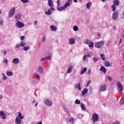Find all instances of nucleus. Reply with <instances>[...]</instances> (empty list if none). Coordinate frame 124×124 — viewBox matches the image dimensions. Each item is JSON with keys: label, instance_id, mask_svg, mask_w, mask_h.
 Listing matches in <instances>:
<instances>
[{"label": "nucleus", "instance_id": "obj_5", "mask_svg": "<svg viewBox=\"0 0 124 124\" xmlns=\"http://www.w3.org/2000/svg\"><path fill=\"white\" fill-rule=\"evenodd\" d=\"M14 13H15V7H13V8H12V9H11V10L9 11L8 17H9V18H11V17L13 15H14Z\"/></svg>", "mask_w": 124, "mask_h": 124}, {"label": "nucleus", "instance_id": "obj_53", "mask_svg": "<svg viewBox=\"0 0 124 124\" xmlns=\"http://www.w3.org/2000/svg\"><path fill=\"white\" fill-rule=\"evenodd\" d=\"M20 39H21V40H23V39H25V37H24V36H21L20 37Z\"/></svg>", "mask_w": 124, "mask_h": 124}, {"label": "nucleus", "instance_id": "obj_7", "mask_svg": "<svg viewBox=\"0 0 124 124\" xmlns=\"http://www.w3.org/2000/svg\"><path fill=\"white\" fill-rule=\"evenodd\" d=\"M16 26L17 28H24L25 27V24L19 21H17V23H16Z\"/></svg>", "mask_w": 124, "mask_h": 124}, {"label": "nucleus", "instance_id": "obj_51", "mask_svg": "<svg viewBox=\"0 0 124 124\" xmlns=\"http://www.w3.org/2000/svg\"><path fill=\"white\" fill-rule=\"evenodd\" d=\"M45 60H46V58H43L41 59V62H44V61H45Z\"/></svg>", "mask_w": 124, "mask_h": 124}, {"label": "nucleus", "instance_id": "obj_52", "mask_svg": "<svg viewBox=\"0 0 124 124\" xmlns=\"http://www.w3.org/2000/svg\"><path fill=\"white\" fill-rule=\"evenodd\" d=\"M113 124H120V122L116 121L113 123Z\"/></svg>", "mask_w": 124, "mask_h": 124}, {"label": "nucleus", "instance_id": "obj_64", "mask_svg": "<svg viewBox=\"0 0 124 124\" xmlns=\"http://www.w3.org/2000/svg\"><path fill=\"white\" fill-rule=\"evenodd\" d=\"M72 0H68V1L69 2H70Z\"/></svg>", "mask_w": 124, "mask_h": 124}, {"label": "nucleus", "instance_id": "obj_55", "mask_svg": "<svg viewBox=\"0 0 124 124\" xmlns=\"http://www.w3.org/2000/svg\"><path fill=\"white\" fill-rule=\"evenodd\" d=\"M123 42V39L120 38V41H119V44H121Z\"/></svg>", "mask_w": 124, "mask_h": 124}, {"label": "nucleus", "instance_id": "obj_43", "mask_svg": "<svg viewBox=\"0 0 124 124\" xmlns=\"http://www.w3.org/2000/svg\"><path fill=\"white\" fill-rule=\"evenodd\" d=\"M46 60H47L48 61H50L51 60V56L50 55L47 56L46 57H45Z\"/></svg>", "mask_w": 124, "mask_h": 124}, {"label": "nucleus", "instance_id": "obj_41", "mask_svg": "<svg viewBox=\"0 0 124 124\" xmlns=\"http://www.w3.org/2000/svg\"><path fill=\"white\" fill-rule=\"evenodd\" d=\"M2 79L3 80H6L7 79V77H6V76H5V74H3L2 75Z\"/></svg>", "mask_w": 124, "mask_h": 124}, {"label": "nucleus", "instance_id": "obj_28", "mask_svg": "<svg viewBox=\"0 0 124 124\" xmlns=\"http://www.w3.org/2000/svg\"><path fill=\"white\" fill-rule=\"evenodd\" d=\"M87 68H83V69L81 70V72H80V75H82V74H84V73H85V72H86V71H87Z\"/></svg>", "mask_w": 124, "mask_h": 124}, {"label": "nucleus", "instance_id": "obj_40", "mask_svg": "<svg viewBox=\"0 0 124 124\" xmlns=\"http://www.w3.org/2000/svg\"><path fill=\"white\" fill-rule=\"evenodd\" d=\"M29 49H30V46H25L23 47V50H24V51H28Z\"/></svg>", "mask_w": 124, "mask_h": 124}, {"label": "nucleus", "instance_id": "obj_2", "mask_svg": "<svg viewBox=\"0 0 124 124\" xmlns=\"http://www.w3.org/2000/svg\"><path fill=\"white\" fill-rule=\"evenodd\" d=\"M94 46L96 48H97L98 49H100V48H102V47L104 46V42L103 41H101L100 42L95 43L94 44Z\"/></svg>", "mask_w": 124, "mask_h": 124}, {"label": "nucleus", "instance_id": "obj_26", "mask_svg": "<svg viewBox=\"0 0 124 124\" xmlns=\"http://www.w3.org/2000/svg\"><path fill=\"white\" fill-rule=\"evenodd\" d=\"M68 6H70V2L67 1L64 5V8H66L68 7Z\"/></svg>", "mask_w": 124, "mask_h": 124}, {"label": "nucleus", "instance_id": "obj_13", "mask_svg": "<svg viewBox=\"0 0 124 124\" xmlns=\"http://www.w3.org/2000/svg\"><path fill=\"white\" fill-rule=\"evenodd\" d=\"M19 62V59L15 58L13 60V63H15V64H17Z\"/></svg>", "mask_w": 124, "mask_h": 124}, {"label": "nucleus", "instance_id": "obj_46", "mask_svg": "<svg viewBox=\"0 0 124 124\" xmlns=\"http://www.w3.org/2000/svg\"><path fill=\"white\" fill-rule=\"evenodd\" d=\"M42 40L43 42H44L46 40V37H45V36H43V38Z\"/></svg>", "mask_w": 124, "mask_h": 124}, {"label": "nucleus", "instance_id": "obj_17", "mask_svg": "<svg viewBox=\"0 0 124 124\" xmlns=\"http://www.w3.org/2000/svg\"><path fill=\"white\" fill-rule=\"evenodd\" d=\"M48 4L50 7H53L54 4H53V1L52 0H48Z\"/></svg>", "mask_w": 124, "mask_h": 124}, {"label": "nucleus", "instance_id": "obj_18", "mask_svg": "<svg viewBox=\"0 0 124 124\" xmlns=\"http://www.w3.org/2000/svg\"><path fill=\"white\" fill-rule=\"evenodd\" d=\"M57 9L59 11H63V10H65V8L64 6L63 7H57Z\"/></svg>", "mask_w": 124, "mask_h": 124}, {"label": "nucleus", "instance_id": "obj_10", "mask_svg": "<svg viewBox=\"0 0 124 124\" xmlns=\"http://www.w3.org/2000/svg\"><path fill=\"white\" fill-rule=\"evenodd\" d=\"M69 44L72 45V44H74L75 43V39L74 38H70L69 39Z\"/></svg>", "mask_w": 124, "mask_h": 124}, {"label": "nucleus", "instance_id": "obj_23", "mask_svg": "<svg viewBox=\"0 0 124 124\" xmlns=\"http://www.w3.org/2000/svg\"><path fill=\"white\" fill-rule=\"evenodd\" d=\"M88 89L85 88L82 92V94L83 95H85L87 93H88Z\"/></svg>", "mask_w": 124, "mask_h": 124}, {"label": "nucleus", "instance_id": "obj_34", "mask_svg": "<svg viewBox=\"0 0 124 124\" xmlns=\"http://www.w3.org/2000/svg\"><path fill=\"white\" fill-rule=\"evenodd\" d=\"M20 46L21 47H24V46H26V43L24 42H21V43H20Z\"/></svg>", "mask_w": 124, "mask_h": 124}, {"label": "nucleus", "instance_id": "obj_45", "mask_svg": "<svg viewBox=\"0 0 124 124\" xmlns=\"http://www.w3.org/2000/svg\"><path fill=\"white\" fill-rule=\"evenodd\" d=\"M93 60L94 62H97V61H98V59L97 58H95V57H93Z\"/></svg>", "mask_w": 124, "mask_h": 124}, {"label": "nucleus", "instance_id": "obj_37", "mask_svg": "<svg viewBox=\"0 0 124 124\" xmlns=\"http://www.w3.org/2000/svg\"><path fill=\"white\" fill-rule=\"evenodd\" d=\"M75 103L76 104H81V101L77 99L75 101Z\"/></svg>", "mask_w": 124, "mask_h": 124}, {"label": "nucleus", "instance_id": "obj_11", "mask_svg": "<svg viewBox=\"0 0 124 124\" xmlns=\"http://www.w3.org/2000/svg\"><path fill=\"white\" fill-rule=\"evenodd\" d=\"M45 103L47 106H52V102L50 100H46L45 101Z\"/></svg>", "mask_w": 124, "mask_h": 124}, {"label": "nucleus", "instance_id": "obj_58", "mask_svg": "<svg viewBox=\"0 0 124 124\" xmlns=\"http://www.w3.org/2000/svg\"><path fill=\"white\" fill-rule=\"evenodd\" d=\"M6 54H7V51L5 50L4 52V56H5L6 55Z\"/></svg>", "mask_w": 124, "mask_h": 124}, {"label": "nucleus", "instance_id": "obj_63", "mask_svg": "<svg viewBox=\"0 0 124 124\" xmlns=\"http://www.w3.org/2000/svg\"><path fill=\"white\" fill-rule=\"evenodd\" d=\"M2 98V95H0V99Z\"/></svg>", "mask_w": 124, "mask_h": 124}, {"label": "nucleus", "instance_id": "obj_22", "mask_svg": "<svg viewBox=\"0 0 124 124\" xmlns=\"http://www.w3.org/2000/svg\"><path fill=\"white\" fill-rule=\"evenodd\" d=\"M88 57H89V58H90V57H91V54L90 53H88L87 55H84L83 60L86 61V60H87Z\"/></svg>", "mask_w": 124, "mask_h": 124}, {"label": "nucleus", "instance_id": "obj_20", "mask_svg": "<svg viewBox=\"0 0 124 124\" xmlns=\"http://www.w3.org/2000/svg\"><path fill=\"white\" fill-rule=\"evenodd\" d=\"M50 28L53 31H57V27H55L54 25L50 26Z\"/></svg>", "mask_w": 124, "mask_h": 124}, {"label": "nucleus", "instance_id": "obj_29", "mask_svg": "<svg viewBox=\"0 0 124 124\" xmlns=\"http://www.w3.org/2000/svg\"><path fill=\"white\" fill-rule=\"evenodd\" d=\"M120 103L121 105H123V104H124V96H122V97L121 98Z\"/></svg>", "mask_w": 124, "mask_h": 124}, {"label": "nucleus", "instance_id": "obj_60", "mask_svg": "<svg viewBox=\"0 0 124 124\" xmlns=\"http://www.w3.org/2000/svg\"><path fill=\"white\" fill-rule=\"evenodd\" d=\"M74 0V2H77L78 0Z\"/></svg>", "mask_w": 124, "mask_h": 124}, {"label": "nucleus", "instance_id": "obj_54", "mask_svg": "<svg viewBox=\"0 0 124 124\" xmlns=\"http://www.w3.org/2000/svg\"><path fill=\"white\" fill-rule=\"evenodd\" d=\"M20 46H21L20 45L17 44L16 45V48H20Z\"/></svg>", "mask_w": 124, "mask_h": 124}, {"label": "nucleus", "instance_id": "obj_61", "mask_svg": "<svg viewBox=\"0 0 124 124\" xmlns=\"http://www.w3.org/2000/svg\"><path fill=\"white\" fill-rule=\"evenodd\" d=\"M32 103H35V100H34L32 101Z\"/></svg>", "mask_w": 124, "mask_h": 124}, {"label": "nucleus", "instance_id": "obj_19", "mask_svg": "<svg viewBox=\"0 0 124 124\" xmlns=\"http://www.w3.org/2000/svg\"><path fill=\"white\" fill-rule=\"evenodd\" d=\"M21 16H22V15L20 14H19L18 15L15 16V18H16V21H19V20H20V19H21Z\"/></svg>", "mask_w": 124, "mask_h": 124}, {"label": "nucleus", "instance_id": "obj_1", "mask_svg": "<svg viewBox=\"0 0 124 124\" xmlns=\"http://www.w3.org/2000/svg\"><path fill=\"white\" fill-rule=\"evenodd\" d=\"M23 119H24V116H22L21 112H18V115L16 118L15 124H21Z\"/></svg>", "mask_w": 124, "mask_h": 124}, {"label": "nucleus", "instance_id": "obj_32", "mask_svg": "<svg viewBox=\"0 0 124 124\" xmlns=\"http://www.w3.org/2000/svg\"><path fill=\"white\" fill-rule=\"evenodd\" d=\"M6 75L8 76H12L13 75V73L12 72H8L6 73Z\"/></svg>", "mask_w": 124, "mask_h": 124}, {"label": "nucleus", "instance_id": "obj_48", "mask_svg": "<svg viewBox=\"0 0 124 124\" xmlns=\"http://www.w3.org/2000/svg\"><path fill=\"white\" fill-rule=\"evenodd\" d=\"M3 62H4V63H7V62H8V60H7V59H5L3 60Z\"/></svg>", "mask_w": 124, "mask_h": 124}, {"label": "nucleus", "instance_id": "obj_3", "mask_svg": "<svg viewBox=\"0 0 124 124\" xmlns=\"http://www.w3.org/2000/svg\"><path fill=\"white\" fill-rule=\"evenodd\" d=\"M98 114L96 113H94L92 116V121L93 122V124H94L96 122H98Z\"/></svg>", "mask_w": 124, "mask_h": 124}, {"label": "nucleus", "instance_id": "obj_50", "mask_svg": "<svg viewBox=\"0 0 124 124\" xmlns=\"http://www.w3.org/2000/svg\"><path fill=\"white\" fill-rule=\"evenodd\" d=\"M88 75H90L92 73V70H89L87 72Z\"/></svg>", "mask_w": 124, "mask_h": 124}, {"label": "nucleus", "instance_id": "obj_39", "mask_svg": "<svg viewBox=\"0 0 124 124\" xmlns=\"http://www.w3.org/2000/svg\"><path fill=\"white\" fill-rule=\"evenodd\" d=\"M46 14L47 15H50V14H51V10L49 9L48 11L46 12Z\"/></svg>", "mask_w": 124, "mask_h": 124}, {"label": "nucleus", "instance_id": "obj_6", "mask_svg": "<svg viewBox=\"0 0 124 124\" xmlns=\"http://www.w3.org/2000/svg\"><path fill=\"white\" fill-rule=\"evenodd\" d=\"M117 86L119 89H118V92H120L122 93L124 90V88L123 87V85L122 83L119 81L117 82Z\"/></svg>", "mask_w": 124, "mask_h": 124}, {"label": "nucleus", "instance_id": "obj_35", "mask_svg": "<svg viewBox=\"0 0 124 124\" xmlns=\"http://www.w3.org/2000/svg\"><path fill=\"white\" fill-rule=\"evenodd\" d=\"M80 107L83 110H86V108H85V105H84V104H81L80 105Z\"/></svg>", "mask_w": 124, "mask_h": 124}, {"label": "nucleus", "instance_id": "obj_44", "mask_svg": "<svg viewBox=\"0 0 124 124\" xmlns=\"http://www.w3.org/2000/svg\"><path fill=\"white\" fill-rule=\"evenodd\" d=\"M36 79H37V80H40V76H39V75L37 74L36 75Z\"/></svg>", "mask_w": 124, "mask_h": 124}, {"label": "nucleus", "instance_id": "obj_31", "mask_svg": "<svg viewBox=\"0 0 124 124\" xmlns=\"http://www.w3.org/2000/svg\"><path fill=\"white\" fill-rule=\"evenodd\" d=\"M91 5H92V2H89L86 4V7L88 9H90V7H91Z\"/></svg>", "mask_w": 124, "mask_h": 124}, {"label": "nucleus", "instance_id": "obj_36", "mask_svg": "<svg viewBox=\"0 0 124 124\" xmlns=\"http://www.w3.org/2000/svg\"><path fill=\"white\" fill-rule=\"evenodd\" d=\"M73 30L75 31H78V26H75L73 27Z\"/></svg>", "mask_w": 124, "mask_h": 124}, {"label": "nucleus", "instance_id": "obj_56", "mask_svg": "<svg viewBox=\"0 0 124 124\" xmlns=\"http://www.w3.org/2000/svg\"><path fill=\"white\" fill-rule=\"evenodd\" d=\"M3 24V21H2V20H0V25H2Z\"/></svg>", "mask_w": 124, "mask_h": 124}, {"label": "nucleus", "instance_id": "obj_49", "mask_svg": "<svg viewBox=\"0 0 124 124\" xmlns=\"http://www.w3.org/2000/svg\"><path fill=\"white\" fill-rule=\"evenodd\" d=\"M74 121V119L72 117L69 119V122H72V123H73V121Z\"/></svg>", "mask_w": 124, "mask_h": 124}, {"label": "nucleus", "instance_id": "obj_47", "mask_svg": "<svg viewBox=\"0 0 124 124\" xmlns=\"http://www.w3.org/2000/svg\"><path fill=\"white\" fill-rule=\"evenodd\" d=\"M108 79L109 81H113V78L109 76L108 77Z\"/></svg>", "mask_w": 124, "mask_h": 124}, {"label": "nucleus", "instance_id": "obj_30", "mask_svg": "<svg viewBox=\"0 0 124 124\" xmlns=\"http://www.w3.org/2000/svg\"><path fill=\"white\" fill-rule=\"evenodd\" d=\"M100 56L101 57V60H102L103 61H105V56L104 55V54H101Z\"/></svg>", "mask_w": 124, "mask_h": 124}, {"label": "nucleus", "instance_id": "obj_16", "mask_svg": "<svg viewBox=\"0 0 124 124\" xmlns=\"http://www.w3.org/2000/svg\"><path fill=\"white\" fill-rule=\"evenodd\" d=\"M100 71L102 72H103V73H104V74L106 73V68H105V67H104V66H103L101 67Z\"/></svg>", "mask_w": 124, "mask_h": 124}, {"label": "nucleus", "instance_id": "obj_57", "mask_svg": "<svg viewBox=\"0 0 124 124\" xmlns=\"http://www.w3.org/2000/svg\"><path fill=\"white\" fill-rule=\"evenodd\" d=\"M50 9L51 10H52V11H54L55 10V9H54V8H53V7H50Z\"/></svg>", "mask_w": 124, "mask_h": 124}, {"label": "nucleus", "instance_id": "obj_9", "mask_svg": "<svg viewBox=\"0 0 124 124\" xmlns=\"http://www.w3.org/2000/svg\"><path fill=\"white\" fill-rule=\"evenodd\" d=\"M6 114L4 113L2 110L0 111V117H1L2 120H5L6 118Z\"/></svg>", "mask_w": 124, "mask_h": 124}, {"label": "nucleus", "instance_id": "obj_62", "mask_svg": "<svg viewBox=\"0 0 124 124\" xmlns=\"http://www.w3.org/2000/svg\"><path fill=\"white\" fill-rule=\"evenodd\" d=\"M37 104H38V103H37V102H36V103L35 104V107L37 106Z\"/></svg>", "mask_w": 124, "mask_h": 124}, {"label": "nucleus", "instance_id": "obj_38", "mask_svg": "<svg viewBox=\"0 0 124 124\" xmlns=\"http://www.w3.org/2000/svg\"><path fill=\"white\" fill-rule=\"evenodd\" d=\"M90 84H91V80H89L88 81V82L86 84V87L88 88V87H89Z\"/></svg>", "mask_w": 124, "mask_h": 124}, {"label": "nucleus", "instance_id": "obj_21", "mask_svg": "<svg viewBox=\"0 0 124 124\" xmlns=\"http://www.w3.org/2000/svg\"><path fill=\"white\" fill-rule=\"evenodd\" d=\"M111 8L112 11L113 12H115V11H116V10L117 9V6H115L114 5H112L111 6Z\"/></svg>", "mask_w": 124, "mask_h": 124}, {"label": "nucleus", "instance_id": "obj_4", "mask_svg": "<svg viewBox=\"0 0 124 124\" xmlns=\"http://www.w3.org/2000/svg\"><path fill=\"white\" fill-rule=\"evenodd\" d=\"M85 44H88L89 48H93V43L89 40H86L85 41Z\"/></svg>", "mask_w": 124, "mask_h": 124}, {"label": "nucleus", "instance_id": "obj_12", "mask_svg": "<svg viewBox=\"0 0 124 124\" xmlns=\"http://www.w3.org/2000/svg\"><path fill=\"white\" fill-rule=\"evenodd\" d=\"M119 4H120V2L118 0H115L113 1V4L115 6H119Z\"/></svg>", "mask_w": 124, "mask_h": 124}, {"label": "nucleus", "instance_id": "obj_8", "mask_svg": "<svg viewBox=\"0 0 124 124\" xmlns=\"http://www.w3.org/2000/svg\"><path fill=\"white\" fill-rule=\"evenodd\" d=\"M119 16V12H115L112 15V19L113 20H117Z\"/></svg>", "mask_w": 124, "mask_h": 124}, {"label": "nucleus", "instance_id": "obj_14", "mask_svg": "<svg viewBox=\"0 0 124 124\" xmlns=\"http://www.w3.org/2000/svg\"><path fill=\"white\" fill-rule=\"evenodd\" d=\"M107 88L105 85H103L100 87V92H105Z\"/></svg>", "mask_w": 124, "mask_h": 124}, {"label": "nucleus", "instance_id": "obj_24", "mask_svg": "<svg viewBox=\"0 0 124 124\" xmlns=\"http://www.w3.org/2000/svg\"><path fill=\"white\" fill-rule=\"evenodd\" d=\"M38 70L39 71L40 73H42V74H43L44 72L43 71V68H42V67H39L38 68Z\"/></svg>", "mask_w": 124, "mask_h": 124}, {"label": "nucleus", "instance_id": "obj_42", "mask_svg": "<svg viewBox=\"0 0 124 124\" xmlns=\"http://www.w3.org/2000/svg\"><path fill=\"white\" fill-rule=\"evenodd\" d=\"M57 7L59 6H60L61 5V1L60 0H58L57 1Z\"/></svg>", "mask_w": 124, "mask_h": 124}, {"label": "nucleus", "instance_id": "obj_27", "mask_svg": "<svg viewBox=\"0 0 124 124\" xmlns=\"http://www.w3.org/2000/svg\"><path fill=\"white\" fill-rule=\"evenodd\" d=\"M105 65L107 67H109V66H110V63H109V61H105Z\"/></svg>", "mask_w": 124, "mask_h": 124}, {"label": "nucleus", "instance_id": "obj_59", "mask_svg": "<svg viewBox=\"0 0 124 124\" xmlns=\"http://www.w3.org/2000/svg\"><path fill=\"white\" fill-rule=\"evenodd\" d=\"M34 25H37V21H35Z\"/></svg>", "mask_w": 124, "mask_h": 124}, {"label": "nucleus", "instance_id": "obj_15", "mask_svg": "<svg viewBox=\"0 0 124 124\" xmlns=\"http://www.w3.org/2000/svg\"><path fill=\"white\" fill-rule=\"evenodd\" d=\"M75 88L76 89H78V91H81V85L80 84V83H78V85L76 84L75 85Z\"/></svg>", "mask_w": 124, "mask_h": 124}, {"label": "nucleus", "instance_id": "obj_33", "mask_svg": "<svg viewBox=\"0 0 124 124\" xmlns=\"http://www.w3.org/2000/svg\"><path fill=\"white\" fill-rule=\"evenodd\" d=\"M23 3H29L30 0H21Z\"/></svg>", "mask_w": 124, "mask_h": 124}, {"label": "nucleus", "instance_id": "obj_25", "mask_svg": "<svg viewBox=\"0 0 124 124\" xmlns=\"http://www.w3.org/2000/svg\"><path fill=\"white\" fill-rule=\"evenodd\" d=\"M73 69V67L72 66V65L70 66L67 71V73H71V71H72Z\"/></svg>", "mask_w": 124, "mask_h": 124}]
</instances>
